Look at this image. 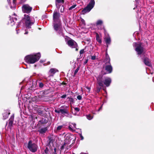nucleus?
I'll list each match as a JSON object with an SVG mask.
<instances>
[{"mask_svg": "<svg viewBox=\"0 0 154 154\" xmlns=\"http://www.w3.org/2000/svg\"><path fill=\"white\" fill-rule=\"evenodd\" d=\"M48 144L47 145V146H51V143L52 144L54 142V140L53 137L52 136H49L48 137Z\"/></svg>", "mask_w": 154, "mask_h": 154, "instance_id": "obj_19", "label": "nucleus"}, {"mask_svg": "<svg viewBox=\"0 0 154 154\" xmlns=\"http://www.w3.org/2000/svg\"><path fill=\"white\" fill-rule=\"evenodd\" d=\"M96 59V56H91V59L92 60H95Z\"/></svg>", "mask_w": 154, "mask_h": 154, "instance_id": "obj_47", "label": "nucleus"}, {"mask_svg": "<svg viewBox=\"0 0 154 154\" xmlns=\"http://www.w3.org/2000/svg\"><path fill=\"white\" fill-rule=\"evenodd\" d=\"M47 130L48 127H46L42 128L40 129H39L38 130V131L39 133L40 134H44L46 132Z\"/></svg>", "mask_w": 154, "mask_h": 154, "instance_id": "obj_18", "label": "nucleus"}, {"mask_svg": "<svg viewBox=\"0 0 154 154\" xmlns=\"http://www.w3.org/2000/svg\"><path fill=\"white\" fill-rule=\"evenodd\" d=\"M86 117L87 119L89 120L91 119L92 118V117L90 115H87Z\"/></svg>", "mask_w": 154, "mask_h": 154, "instance_id": "obj_31", "label": "nucleus"}, {"mask_svg": "<svg viewBox=\"0 0 154 154\" xmlns=\"http://www.w3.org/2000/svg\"><path fill=\"white\" fill-rule=\"evenodd\" d=\"M63 127V125H60L57 127L56 129L54 130L55 132L57 133V132L60 131Z\"/></svg>", "mask_w": 154, "mask_h": 154, "instance_id": "obj_22", "label": "nucleus"}, {"mask_svg": "<svg viewBox=\"0 0 154 154\" xmlns=\"http://www.w3.org/2000/svg\"><path fill=\"white\" fill-rule=\"evenodd\" d=\"M102 106H103V104L99 108V109H98V111H100V110H101L102 109Z\"/></svg>", "mask_w": 154, "mask_h": 154, "instance_id": "obj_53", "label": "nucleus"}, {"mask_svg": "<svg viewBox=\"0 0 154 154\" xmlns=\"http://www.w3.org/2000/svg\"><path fill=\"white\" fill-rule=\"evenodd\" d=\"M61 0H55L56 4L57 5V3H60V2L61 1Z\"/></svg>", "mask_w": 154, "mask_h": 154, "instance_id": "obj_48", "label": "nucleus"}, {"mask_svg": "<svg viewBox=\"0 0 154 154\" xmlns=\"http://www.w3.org/2000/svg\"><path fill=\"white\" fill-rule=\"evenodd\" d=\"M112 82V80L109 77H106L104 79L103 81V85L104 84L107 87H109Z\"/></svg>", "mask_w": 154, "mask_h": 154, "instance_id": "obj_15", "label": "nucleus"}, {"mask_svg": "<svg viewBox=\"0 0 154 154\" xmlns=\"http://www.w3.org/2000/svg\"><path fill=\"white\" fill-rule=\"evenodd\" d=\"M55 112L56 113H60V109L59 110H58V109H56L55 110Z\"/></svg>", "mask_w": 154, "mask_h": 154, "instance_id": "obj_43", "label": "nucleus"}, {"mask_svg": "<svg viewBox=\"0 0 154 154\" xmlns=\"http://www.w3.org/2000/svg\"><path fill=\"white\" fill-rule=\"evenodd\" d=\"M85 52L84 50V49H82L80 51V56H81V55L83 54V53Z\"/></svg>", "mask_w": 154, "mask_h": 154, "instance_id": "obj_35", "label": "nucleus"}, {"mask_svg": "<svg viewBox=\"0 0 154 154\" xmlns=\"http://www.w3.org/2000/svg\"><path fill=\"white\" fill-rule=\"evenodd\" d=\"M53 26L54 30L56 32L60 35H63L61 22H53Z\"/></svg>", "mask_w": 154, "mask_h": 154, "instance_id": "obj_2", "label": "nucleus"}, {"mask_svg": "<svg viewBox=\"0 0 154 154\" xmlns=\"http://www.w3.org/2000/svg\"><path fill=\"white\" fill-rule=\"evenodd\" d=\"M60 17V13L54 11L53 15V22H61Z\"/></svg>", "mask_w": 154, "mask_h": 154, "instance_id": "obj_9", "label": "nucleus"}, {"mask_svg": "<svg viewBox=\"0 0 154 154\" xmlns=\"http://www.w3.org/2000/svg\"><path fill=\"white\" fill-rule=\"evenodd\" d=\"M64 0H61L60 2V3H64Z\"/></svg>", "mask_w": 154, "mask_h": 154, "instance_id": "obj_56", "label": "nucleus"}, {"mask_svg": "<svg viewBox=\"0 0 154 154\" xmlns=\"http://www.w3.org/2000/svg\"><path fill=\"white\" fill-rule=\"evenodd\" d=\"M61 108L60 109V111L62 114H69L68 106H63L61 107Z\"/></svg>", "mask_w": 154, "mask_h": 154, "instance_id": "obj_12", "label": "nucleus"}, {"mask_svg": "<svg viewBox=\"0 0 154 154\" xmlns=\"http://www.w3.org/2000/svg\"><path fill=\"white\" fill-rule=\"evenodd\" d=\"M101 89V87H97L96 88V92L97 93H99Z\"/></svg>", "mask_w": 154, "mask_h": 154, "instance_id": "obj_30", "label": "nucleus"}, {"mask_svg": "<svg viewBox=\"0 0 154 154\" xmlns=\"http://www.w3.org/2000/svg\"><path fill=\"white\" fill-rule=\"evenodd\" d=\"M86 88L89 91H90L91 88L90 87H86Z\"/></svg>", "mask_w": 154, "mask_h": 154, "instance_id": "obj_57", "label": "nucleus"}, {"mask_svg": "<svg viewBox=\"0 0 154 154\" xmlns=\"http://www.w3.org/2000/svg\"><path fill=\"white\" fill-rule=\"evenodd\" d=\"M103 75H99L97 78V83L98 85L101 87H103V76L104 75H105L106 74V72H103L102 70L101 71Z\"/></svg>", "mask_w": 154, "mask_h": 154, "instance_id": "obj_8", "label": "nucleus"}, {"mask_svg": "<svg viewBox=\"0 0 154 154\" xmlns=\"http://www.w3.org/2000/svg\"><path fill=\"white\" fill-rule=\"evenodd\" d=\"M67 44L69 46L72 48H76L78 47L77 43L72 39L69 40L67 42Z\"/></svg>", "mask_w": 154, "mask_h": 154, "instance_id": "obj_11", "label": "nucleus"}, {"mask_svg": "<svg viewBox=\"0 0 154 154\" xmlns=\"http://www.w3.org/2000/svg\"><path fill=\"white\" fill-rule=\"evenodd\" d=\"M64 7L63 6H62L61 7V9H60V12L62 13L63 12Z\"/></svg>", "mask_w": 154, "mask_h": 154, "instance_id": "obj_42", "label": "nucleus"}, {"mask_svg": "<svg viewBox=\"0 0 154 154\" xmlns=\"http://www.w3.org/2000/svg\"><path fill=\"white\" fill-rule=\"evenodd\" d=\"M95 34L96 35V38H99V34L97 33L96 32Z\"/></svg>", "mask_w": 154, "mask_h": 154, "instance_id": "obj_45", "label": "nucleus"}, {"mask_svg": "<svg viewBox=\"0 0 154 154\" xmlns=\"http://www.w3.org/2000/svg\"><path fill=\"white\" fill-rule=\"evenodd\" d=\"M77 98L79 100H81L82 99V97L80 95L78 96L77 97Z\"/></svg>", "mask_w": 154, "mask_h": 154, "instance_id": "obj_39", "label": "nucleus"}, {"mask_svg": "<svg viewBox=\"0 0 154 154\" xmlns=\"http://www.w3.org/2000/svg\"><path fill=\"white\" fill-rule=\"evenodd\" d=\"M107 38V39L110 38V37L109 36L108 37H107V38Z\"/></svg>", "mask_w": 154, "mask_h": 154, "instance_id": "obj_61", "label": "nucleus"}, {"mask_svg": "<svg viewBox=\"0 0 154 154\" xmlns=\"http://www.w3.org/2000/svg\"><path fill=\"white\" fill-rule=\"evenodd\" d=\"M109 56L107 52H106V56Z\"/></svg>", "mask_w": 154, "mask_h": 154, "instance_id": "obj_59", "label": "nucleus"}, {"mask_svg": "<svg viewBox=\"0 0 154 154\" xmlns=\"http://www.w3.org/2000/svg\"><path fill=\"white\" fill-rule=\"evenodd\" d=\"M85 41L88 42H90V39H86Z\"/></svg>", "mask_w": 154, "mask_h": 154, "instance_id": "obj_58", "label": "nucleus"}, {"mask_svg": "<svg viewBox=\"0 0 154 154\" xmlns=\"http://www.w3.org/2000/svg\"><path fill=\"white\" fill-rule=\"evenodd\" d=\"M74 109L75 111H76L77 112H78L80 110V108L78 107L74 108Z\"/></svg>", "mask_w": 154, "mask_h": 154, "instance_id": "obj_41", "label": "nucleus"}, {"mask_svg": "<svg viewBox=\"0 0 154 154\" xmlns=\"http://www.w3.org/2000/svg\"><path fill=\"white\" fill-rule=\"evenodd\" d=\"M96 40L97 42H98L100 44L102 42V41L101 39H96Z\"/></svg>", "mask_w": 154, "mask_h": 154, "instance_id": "obj_46", "label": "nucleus"}, {"mask_svg": "<svg viewBox=\"0 0 154 154\" xmlns=\"http://www.w3.org/2000/svg\"><path fill=\"white\" fill-rule=\"evenodd\" d=\"M21 2H25V1H26L27 0H20ZM16 1L17 0H13V3H14V4H15L16 2Z\"/></svg>", "mask_w": 154, "mask_h": 154, "instance_id": "obj_36", "label": "nucleus"}, {"mask_svg": "<svg viewBox=\"0 0 154 154\" xmlns=\"http://www.w3.org/2000/svg\"><path fill=\"white\" fill-rule=\"evenodd\" d=\"M66 95L64 94V95H63L61 97V98H66Z\"/></svg>", "mask_w": 154, "mask_h": 154, "instance_id": "obj_49", "label": "nucleus"}, {"mask_svg": "<svg viewBox=\"0 0 154 154\" xmlns=\"http://www.w3.org/2000/svg\"><path fill=\"white\" fill-rule=\"evenodd\" d=\"M80 134V137L81 138V140H83L84 137H83V136H82V134Z\"/></svg>", "mask_w": 154, "mask_h": 154, "instance_id": "obj_50", "label": "nucleus"}, {"mask_svg": "<svg viewBox=\"0 0 154 154\" xmlns=\"http://www.w3.org/2000/svg\"><path fill=\"white\" fill-rule=\"evenodd\" d=\"M14 119V114L12 115L10 117L9 120V122L8 124V127H9L10 129L12 128L13 126V122Z\"/></svg>", "mask_w": 154, "mask_h": 154, "instance_id": "obj_16", "label": "nucleus"}, {"mask_svg": "<svg viewBox=\"0 0 154 154\" xmlns=\"http://www.w3.org/2000/svg\"><path fill=\"white\" fill-rule=\"evenodd\" d=\"M44 86V84L42 82H40L39 83V87L40 88H42Z\"/></svg>", "mask_w": 154, "mask_h": 154, "instance_id": "obj_38", "label": "nucleus"}, {"mask_svg": "<svg viewBox=\"0 0 154 154\" xmlns=\"http://www.w3.org/2000/svg\"><path fill=\"white\" fill-rule=\"evenodd\" d=\"M24 17L23 20L25 22L26 27L29 29L31 28V26L34 23V22L30 20V17L29 15L25 14L24 15Z\"/></svg>", "mask_w": 154, "mask_h": 154, "instance_id": "obj_4", "label": "nucleus"}, {"mask_svg": "<svg viewBox=\"0 0 154 154\" xmlns=\"http://www.w3.org/2000/svg\"><path fill=\"white\" fill-rule=\"evenodd\" d=\"M105 59H106V60H110L109 56H106V58H105Z\"/></svg>", "mask_w": 154, "mask_h": 154, "instance_id": "obj_51", "label": "nucleus"}, {"mask_svg": "<svg viewBox=\"0 0 154 154\" xmlns=\"http://www.w3.org/2000/svg\"><path fill=\"white\" fill-rule=\"evenodd\" d=\"M54 154H57L56 152V148H54Z\"/></svg>", "mask_w": 154, "mask_h": 154, "instance_id": "obj_55", "label": "nucleus"}, {"mask_svg": "<svg viewBox=\"0 0 154 154\" xmlns=\"http://www.w3.org/2000/svg\"><path fill=\"white\" fill-rule=\"evenodd\" d=\"M111 42V39H106L105 42L107 45V47H108V45L110 44Z\"/></svg>", "mask_w": 154, "mask_h": 154, "instance_id": "obj_24", "label": "nucleus"}, {"mask_svg": "<svg viewBox=\"0 0 154 154\" xmlns=\"http://www.w3.org/2000/svg\"><path fill=\"white\" fill-rule=\"evenodd\" d=\"M37 113L39 115H41L43 113V111L40 110H38L37 111Z\"/></svg>", "mask_w": 154, "mask_h": 154, "instance_id": "obj_34", "label": "nucleus"}, {"mask_svg": "<svg viewBox=\"0 0 154 154\" xmlns=\"http://www.w3.org/2000/svg\"><path fill=\"white\" fill-rule=\"evenodd\" d=\"M134 45L135 47V50L137 52V54L138 55L142 54L144 51V48L142 43L135 42L134 43Z\"/></svg>", "mask_w": 154, "mask_h": 154, "instance_id": "obj_5", "label": "nucleus"}, {"mask_svg": "<svg viewBox=\"0 0 154 154\" xmlns=\"http://www.w3.org/2000/svg\"><path fill=\"white\" fill-rule=\"evenodd\" d=\"M58 72V70L56 68L51 69L48 72L49 77L53 76L55 73Z\"/></svg>", "mask_w": 154, "mask_h": 154, "instance_id": "obj_17", "label": "nucleus"}, {"mask_svg": "<svg viewBox=\"0 0 154 154\" xmlns=\"http://www.w3.org/2000/svg\"><path fill=\"white\" fill-rule=\"evenodd\" d=\"M45 154H49V149L48 147H46L44 150Z\"/></svg>", "mask_w": 154, "mask_h": 154, "instance_id": "obj_29", "label": "nucleus"}, {"mask_svg": "<svg viewBox=\"0 0 154 154\" xmlns=\"http://www.w3.org/2000/svg\"><path fill=\"white\" fill-rule=\"evenodd\" d=\"M71 126L70 125L68 127V128L71 131H73V129L71 127Z\"/></svg>", "mask_w": 154, "mask_h": 154, "instance_id": "obj_44", "label": "nucleus"}, {"mask_svg": "<svg viewBox=\"0 0 154 154\" xmlns=\"http://www.w3.org/2000/svg\"><path fill=\"white\" fill-rule=\"evenodd\" d=\"M22 8V11L23 13L27 14L30 13L32 9V8L30 7L28 4L23 5Z\"/></svg>", "mask_w": 154, "mask_h": 154, "instance_id": "obj_10", "label": "nucleus"}, {"mask_svg": "<svg viewBox=\"0 0 154 154\" xmlns=\"http://www.w3.org/2000/svg\"><path fill=\"white\" fill-rule=\"evenodd\" d=\"M71 147V145H70L69 146H68V145H67V146H66V150H68Z\"/></svg>", "mask_w": 154, "mask_h": 154, "instance_id": "obj_40", "label": "nucleus"}, {"mask_svg": "<svg viewBox=\"0 0 154 154\" xmlns=\"http://www.w3.org/2000/svg\"><path fill=\"white\" fill-rule=\"evenodd\" d=\"M81 23L83 25L82 28H84V27L85 26L86 23L85 21V20L83 19H82L81 20Z\"/></svg>", "mask_w": 154, "mask_h": 154, "instance_id": "obj_25", "label": "nucleus"}, {"mask_svg": "<svg viewBox=\"0 0 154 154\" xmlns=\"http://www.w3.org/2000/svg\"><path fill=\"white\" fill-rule=\"evenodd\" d=\"M7 1H8V2L9 3L10 2V0H7Z\"/></svg>", "mask_w": 154, "mask_h": 154, "instance_id": "obj_63", "label": "nucleus"}, {"mask_svg": "<svg viewBox=\"0 0 154 154\" xmlns=\"http://www.w3.org/2000/svg\"><path fill=\"white\" fill-rule=\"evenodd\" d=\"M103 68H104L105 70L107 72V73H106V74L111 73L113 70V68L111 64L103 65Z\"/></svg>", "mask_w": 154, "mask_h": 154, "instance_id": "obj_13", "label": "nucleus"}, {"mask_svg": "<svg viewBox=\"0 0 154 154\" xmlns=\"http://www.w3.org/2000/svg\"><path fill=\"white\" fill-rule=\"evenodd\" d=\"M40 57V54L38 53L34 55H27L25 57L24 59L28 63L32 64L38 61Z\"/></svg>", "mask_w": 154, "mask_h": 154, "instance_id": "obj_1", "label": "nucleus"}, {"mask_svg": "<svg viewBox=\"0 0 154 154\" xmlns=\"http://www.w3.org/2000/svg\"><path fill=\"white\" fill-rule=\"evenodd\" d=\"M80 67V66H79L77 67V68H76V69L75 70V71L74 72V75H76L77 73L78 72V71L79 70V68Z\"/></svg>", "mask_w": 154, "mask_h": 154, "instance_id": "obj_27", "label": "nucleus"}, {"mask_svg": "<svg viewBox=\"0 0 154 154\" xmlns=\"http://www.w3.org/2000/svg\"><path fill=\"white\" fill-rule=\"evenodd\" d=\"M110 61V60H107L105 59L103 61L104 63V64L103 65H107L111 64Z\"/></svg>", "mask_w": 154, "mask_h": 154, "instance_id": "obj_21", "label": "nucleus"}, {"mask_svg": "<svg viewBox=\"0 0 154 154\" xmlns=\"http://www.w3.org/2000/svg\"><path fill=\"white\" fill-rule=\"evenodd\" d=\"M76 48V49H75V50L76 51H78V48Z\"/></svg>", "mask_w": 154, "mask_h": 154, "instance_id": "obj_64", "label": "nucleus"}, {"mask_svg": "<svg viewBox=\"0 0 154 154\" xmlns=\"http://www.w3.org/2000/svg\"><path fill=\"white\" fill-rule=\"evenodd\" d=\"M88 59H86L85 61L84 62V64H86L88 63Z\"/></svg>", "mask_w": 154, "mask_h": 154, "instance_id": "obj_54", "label": "nucleus"}, {"mask_svg": "<svg viewBox=\"0 0 154 154\" xmlns=\"http://www.w3.org/2000/svg\"><path fill=\"white\" fill-rule=\"evenodd\" d=\"M65 139L64 140V142L65 144H69L71 140H72V143L75 142L76 139L75 137L73 135L69 134H66L65 136Z\"/></svg>", "mask_w": 154, "mask_h": 154, "instance_id": "obj_6", "label": "nucleus"}, {"mask_svg": "<svg viewBox=\"0 0 154 154\" xmlns=\"http://www.w3.org/2000/svg\"><path fill=\"white\" fill-rule=\"evenodd\" d=\"M28 32L27 31H26V32H25V33H24V34H28Z\"/></svg>", "mask_w": 154, "mask_h": 154, "instance_id": "obj_60", "label": "nucleus"}, {"mask_svg": "<svg viewBox=\"0 0 154 154\" xmlns=\"http://www.w3.org/2000/svg\"><path fill=\"white\" fill-rule=\"evenodd\" d=\"M27 148L32 152H36L38 148L37 144L35 143H32L31 140H29L28 143Z\"/></svg>", "mask_w": 154, "mask_h": 154, "instance_id": "obj_7", "label": "nucleus"}, {"mask_svg": "<svg viewBox=\"0 0 154 154\" xmlns=\"http://www.w3.org/2000/svg\"><path fill=\"white\" fill-rule=\"evenodd\" d=\"M94 5V0H90L88 5L82 11V14H85L86 13L89 12L93 8Z\"/></svg>", "mask_w": 154, "mask_h": 154, "instance_id": "obj_3", "label": "nucleus"}, {"mask_svg": "<svg viewBox=\"0 0 154 154\" xmlns=\"http://www.w3.org/2000/svg\"><path fill=\"white\" fill-rule=\"evenodd\" d=\"M10 114V113L8 110L5 111V112L3 114V119L4 120L7 119Z\"/></svg>", "mask_w": 154, "mask_h": 154, "instance_id": "obj_20", "label": "nucleus"}, {"mask_svg": "<svg viewBox=\"0 0 154 154\" xmlns=\"http://www.w3.org/2000/svg\"><path fill=\"white\" fill-rule=\"evenodd\" d=\"M69 144H66L65 145V148H66V146H67V145H68Z\"/></svg>", "mask_w": 154, "mask_h": 154, "instance_id": "obj_62", "label": "nucleus"}, {"mask_svg": "<svg viewBox=\"0 0 154 154\" xmlns=\"http://www.w3.org/2000/svg\"><path fill=\"white\" fill-rule=\"evenodd\" d=\"M66 85V83H65L64 82H62V83H60V85Z\"/></svg>", "mask_w": 154, "mask_h": 154, "instance_id": "obj_52", "label": "nucleus"}, {"mask_svg": "<svg viewBox=\"0 0 154 154\" xmlns=\"http://www.w3.org/2000/svg\"><path fill=\"white\" fill-rule=\"evenodd\" d=\"M69 99V101L70 102V104H71L72 103H73L74 102L73 99L72 98H68Z\"/></svg>", "mask_w": 154, "mask_h": 154, "instance_id": "obj_26", "label": "nucleus"}, {"mask_svg": "<svg viewBox=\"0 0 154 154\" xmlns=\"http://www.w3.org/2000/svg\"><path fill=\"white\" fill-rule=\"evenodd\" d=\"M13 21L14 22V23H16V21L17 20V18L16 17H14L12 19Z\"/></svg>", "mask_w": 154, "mask_h": 154, "instance_id": "obj_37", "label": "nucleus"}, {"mask_svg": "<svg viewBox=\"0 0 154 154\" xmlns=\"http://www.w3.org/2000/svg\"><path fill=\"white\" fill-rule=\"evenodd\" d=\"M76 6V5H74L70 7L69 9V10H72V9L74 8Z\"/></svg>", "mask_w": 154, "mask_h": 154, "instance_id": "obj_33", "label": "nucleus"}, {"mask_svg": "<svg viewBox=\"0 0 154 154\" xmlns=\"http://www.w3.org/2000/svg\"><path fill=\"white\" fill-rule=\"evenodd\" d=\"M48 122V120L46 119H45L43 120H43L42 121V124H46Z\"/></svg>", "mask_w": 154, "mask_h": 154, "instance_id": "obj_32", "label": "nucleus"}, {"mask_svg": "<svg viewBox=\"0 0 154 154\" xmlns=\"http://www.w3.org/2000/svg\"><path fill=\"white\" fill-rule=\"evenodd\" d=\"M103 23V21L101 20H98L96 23V26H97L99 25H101Z\"/></svg>", "mask_w": 154, "mask_h": 154, "instance_id": "obj_23", "label": "nucleus"}, {"mask_svg": "<svg viewBox=\"0 0 154 154\" xmlns=\"http://www.w3.org/2000/svg\"><path fill=\"white\" fill-rule=\"evenodd\" d=\"M66 144H65V143H64L61 146L60 148V152L62 150H63L65 148V145Z\"/></svg>", "mask_w": 154, "mask_h": 154, "instance_id": "obj_28", "label": "nucleus"}, {"mask_svg": "<svg viewBox=\"0 0 154 154\" xmlns=\"http://www.w3.org/2000/svg\"><path fill=\"white\" fill-rule=\"evenodd\" d=\"M142 60L143 62L146 65L149 67L152 66L151 62L149 58L147 57H145L143 58Z\"/></svg>", "mask_w": 154, "mask_h": 154, "instance_id": "obj_14", "label": "nucleus"}]
</instances>
